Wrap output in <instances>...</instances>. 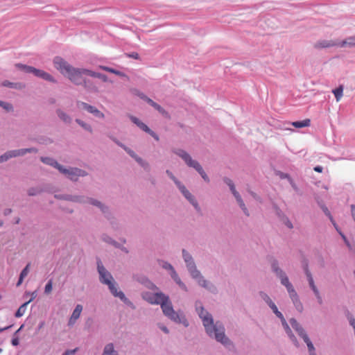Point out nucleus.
Here are the masks:
<instances>
[{
  "label": "nucleus",
  "instance_id": "c9c22d12",
  "mask_svg": "<svg viewBox=\"0 0 355 355\" xmlns=\"http://www.w3.org/2000/svg\"><path fill=\"white\" fill-rule=\"evenodd\" d=\"M52 288H53V281L51 279H50L45 286V288H44L45 293L49 294L52 291Z\"/></svg>",
  "mask_w": 355,
  "mask_h": 355
},
{
  "label": "nucleus",
  "instance_id": "f257e3e1",
  "mask_svg": "<svg viewBox=\"0 0 355 355\" xmlns=\"http://www.w3.org/2000/svg\"><path fill=\"white\" fill-rule=\"evenodd\" d=\"M196 311L202 320L207 334L209 336H214L216 340L223 345L229 343V339L225 335L224 327L218 322L214 323L211 314L206 311L200 303H196Z\"/></svg>",
  "mask_w": 355,
  "mask_h": 355
},
{
  "label": "nucleus",
  "instance_id": "ea45409f",
  "mask_svg": "<svg viewBox=\"0 0 355 355\" xmlns=\"http://www.w3.org/2000/svg\"><path fill=\"white\" fill-rule=\"evenodd\" d=\"M0 106L3 107L6 110H10L12 108L10 104L4 103L3 101H0Z\"/></svg>",
  "mask_w": 355,
  "mask_h": 355
},
{
  "label": "nucleus",
  "instance_id": "412c9836",
  "mask_svg": "<svg viewBox=\"0 0 355 355\" xmlns=\"http://www.w3.org/2000/svg\"><path fill=\"white\" fill-rule=\"evenodd\" d=\"M120 146L123 147L124 150L133 158L136 159V161L139 163L141 166H144L145 165L148 166V164L144 162L141 158L139 157L135 153L128 148L127 147L124 146L123 144L117 143Z\"/></svg>",
  "mask_w": 355,
  "mask_h": 355
},
{
  "label": "nucleus",
  "instance_id": "bb28decb",
  "mask_svg": "<svg viewBox=\"0 0 355 355\" xmlns=\"http://www.w3.org/2000/svg\"><path fill=\"white\" fill-rule=\"evenodd\" d=\"M311 125V121L309 119H304L301 121H295L292 123V125L297 128H302L304 127H309Z\"/></svg>",
  "mask_w": 355,
  "mask_h": 355
},
{
  "label": "nucleus",
  "instance_id": "603ef678",
  "mask_svg": "<svg viewBox=\"0 0 355 355\" xmlns=\"http://www.w3.org/2000/svg\"><path fill=\"white\" fill-rule=\"evenodd\" d=\"M12 344L14 346H17L19 344V339L17 338H13L12 340Z\"/></svg>",
  "mask_w": 355,
  "mask_h": 355
},
{
  "label": "nucleus",
  "instance_id": "f8f14e48",
  "mask_svg": "<svg viewBox=\"0 0 355 355\" xmlns=\"http://www.w3.org/2000/svg\"><path fill=\"white\" fill-rule=\"evenodd\" d=\"M286 289H287V291H288V293L289 294V296H290L291 300L293 301L295 308L299 311L301 312L302 311V309H303V306H302V303L300 302V301L299 300V297L297 295V293L295 291L293 285L288 286V288H286Z\"/></svg>",
  "mask_w": 355,
  "mask_h": 355
},
{
  "label": "nucleus",
  "instance_id": "f03ea898",
  "mask_svg": "<svg viewBox=\"0 0 355 355\" xmlns=\"http://www.w3.org/2000/svg\"><path fill=\"white\" fill-rule=\"evenodd\" d=\"M55 67L64 76H67L76 85H84L85 88H89L84 76H89V69L75 68L70 65L60 57H56L53 60Z\"/></svg>",
  "mask_w": 355,
  "mask_h": 355
},
{
  "label": "nucleus",
  "instance_id": "cd10ccee",
  "mask_svg": "<svg viewBox=\"0 0 355 355\" xmlns=\"http://www.w3.org/2000/svg\"><path fill=\"white\" fill-rule=\"evenodd\" d=\"M171 277L174 279V281L184 291H187L185 284L182 282L181 279L178 277L175 270H173V272H171Z\"/></svg>",
  "mask_w": 355,
  "mask_h": 355
},
{
  "label": "nucleus",
  "instance_id": "e2e57ef3",
  "mask_svg": "<svg viewBox=\"0 0 355 355\" xmlns=\"http://www.w3.org/2000/svg\"><path fill=\"white\" fill-rule=\"evenodd\" d=\"M151 106H153V107L156 110V108L159 106V105H158L157 103L153 102V103H152V105H151Z\"/></svg>",
  "mask_w": 355,
  "mask_h": 355
},
{
  "label": "nucleus",
  "instance_id": "774afa93",
  "mask_svg": "<svg viewBox=\"0 0 355 355\" xmlns=\"http://www.w3.org/2000/svg\"><path fill=\"white\" fill-rule=\"evenodd\" d=\"M151 284L152 288H157V287L154 284Z\"/></svg>",
  "mask_w": 355,
  "mask_h": 355
},
{
  "label": "nucleus",
  "instance_id": "423d86ee",
  "mask_svg": "<svg viewBox=\"0 0 355 355\" xmlns=\"http://www.w3.org/2000/svg\"><path fill=\"white\" fill-rule=\"evenodd\" d=\"M174 153L178 156H180L182 159H184V161L189 167H193V168H195L199 173V174L201 175V177L203 178L205 181L207 182H209L208 176L204 171L200 164L197 161L192 159L191 156L187 152H185L183 150L179 149L174 151Z\"/></svg>",
  "mask_w": 355,
  "mask_h": 355
},
{
  "label": "nucleus",
  "instance_id": "a18cd8bd",
  "mask_svg": "<svg viewBox=\"0 0 355 355\" xmlns=\"http://www.w3.org/2000/svg\"><path fill=\"white\" fill-rule=\"evenodd\" d=\"M149 135H150L155 140L159 141V138L158 135L155 133L153 131L150 130V132H148Z\"/></svg>",
  "mask_w": 355,
  "mask_h": 355
},
{
  "label": "nucleus",
  "instance_id": "b1692460",
  "mask_svg": "<svg viewBox=\"0 0 355 355\" xmlns=\"http://www.w3.org/2000/svg\"><path fill=\"white\" fill-rule=\"evenodd\" d=\"M131 121L135 123L139 128H140L142 130L146 132H150V128L144 123L141 122L135 116L130 117Z\"/></svg>",
  "mask_w": 355,
  "mask_h": 355
},
{
  "label": "nucleus",
  "instance_id": "2eb2a0df",
  "mask_svg": "<svg viewBox=\"0 0 355 355\" xmlns=\"http://www.w3.org/2000/svg\"><path fill=\"white\" fill-rule=\"evenodd\" d=\"M79 107H83V109L87 110L89 112L94 114L96 116L99 118H103L104 114L100 112L97 108L90 105H88L86 103L80 102L78 103Z\"/></svg>",
  "mask_w": 355,
  "mask_h": 355
},
{
  "label": "nucleus",
  "instance_id": "a19ab883",
  "mask_svg": "<svg viewBox=\"0 0 355 355\" xmlns=\"http://www.w3.org/2000/svg\"><path fill=\"white\" fill-rule=\"evenodd\" d=\"M261 297L265 300V302L270 306V301H272L270 297L263 293H261Z\"/></svg>",
  "mask_w": 355,
  "mask_h": 355
},
{
  "label": "nucleus",
  "instance_id": "c756f323",
  "mask_svg": "<svg viewBox=\"0 0 355 355\" xmlns=\"http://www.w3.org/2000/svg\"><path fill=\"white\" fill-rule=\"evenodd\" d=\"M41 160L42 162L54 166L55 168H58L59 170V166H61L54 159L49 158V157H41Z\"/></svg>",
  "mask_w": 355,
  "mask_h": 355
},
{
  "label": "nucleus",
  "instance_id": "473e14b6",
  "mask_svg": "<svg viewBox=\"0 0 355 355\" xmlns=\"http://www.w3.org/2000/svg\"><path fill=\"white\" fill-rule=\"evenodd\" d=\"M89 76H92V77L100 78L102 81H103L105 83L108 81V78H107V76L100 73H96V72L92 71L91 70H89Z\"/></svg>",
  "mask_w": 355,
  "mask_h": 355
},
{
  "label": "nucleus",
  "instance_id": "864d4df0",
  "mask_svg": "<svg viewBox=\"0 0 355 355\" xmlns=\"http://www.w3.org/2000/svg\"><path fill=\"white\" fill-rule=\"evenodd\" d=\"M351 212L352 216L354 218L355 216V205H351Z\"/></svg>",
  "mask_w": 355,
  "mask_h": 355
},
{
  "label": "nucleus",
  "instance_id": "052dcab7",
  "mask_svg": "<svg viewBox=\"0 0 355 355\" xmlns=\"http://www.w3.org/2000/svg\"><path fill=\"white\" fill-rule=\"evenodd\" d=\"M11 327H12V325H9V326H7V327H3V328H0V332L3 331H4V330L8 329H10Z\"/></svg>",
  "mask_w": 355,
  "mask_h": 355
},
{
  "label": "nucleus",
  "instance_id": "79ce46f5",
  "mask_svg": "<svg viewBox=\"0 0 355 355\" xmlns=\"http://www.w3.org/2000/svg\"><path fill=\"white\" fill-rule=\"evenodd\" d=\"M288 336L290 337L291 340L293 341V343L295 344L296 347L299 346L298 341L296 338V337L293 335V333H291L288 334Z\"/></svg>",
  "mask_w": 355,
  "mask_h": 355
},
{
  "label": "nucleus",
  "instance_id": "69168bd1",
  "mask_svg": "<svg viewBox=\"0 0 355 355\" xmlns=\"http://www.w3.org/2000/svg\"><path fill=\"white\" fill-rule=\"evenodd\" d=\"M10 213H11V209H6L4 212V214L7 215L9 214Z\"/></svg>",
  "mask_w": 355,
  "mask_h": 355
},
{
  "label": "nucleus",
  "instance_id": "39448f33",
  "mask_svg": "<svg viewBox=\"0 0 355 355\" xmlns=\"http://www.w3.org/2000/svg\"><path fill=\"white\" fill-rule=\"evenodd\" d=\"M183 257L187 263V266L188 270H189L191 276L194 279H198V282L199 285L206 288H208V283L204 279V278L201 276L200 272L196 269L194 262L193 261L191 256L187 253L184 250L182 251Z\"/></svg>",
  "mask_w": 355,
  "mask_h": 355
},
{
  "label": "nucleus",
  "instance_id": "9b49d317",
  "mask_svg": "<svg viewBox=\"0 0 355 355\" xmlns=\"http://www.w3.org/2000/svg\"><path fill=\"white\" fill-rule=\"evenodd\" d=\"M304 270H305V273L306 275V277H307V279H308L310 287L313 290V293H314V294H315V297H316V298L318 300V303L320 304H322V297H321V295L320 294V292H319L318 289L317 288L316 286L314 284L313 279L312 277V275H311L310 271L308 269L307 265H306V266L304 268Z\"/></svg>",
  "mask_w": 355,
  "mask_h": 355
},
{
  "label": "nucleus",
  "instance_id": "20e7f679",
  "mask_svg": "<svg viewBox=\"0 0 355 355\" xmlns=\"http://www.w3.org/2000/svg\"><path fill=\"white\" fill-rule=\"evenodd\" d=\"M161 308L164 314L171 320L178 323H182L185 327L189 325L187 320L184 316L182 314H179L173 310L172 304L169 300V297L166 295L163 301L160 304Z\"/></svg>",
  "mask_w": 355,
  "mask_h": 355
},
{
  "label": "nucleus",
  "instance_id": "4c0bfd02",
  "mask_svg": "<svg viewBox=\"0 0 355 355\" xmlns=\"http://www.w3.org/2000/svg\"><path fill=\"white\" fill-rule=\"evenodd\" d=\"M3 85L5 87H15V88L21 87V85L19 84L10 83L9 81H4L3 83Z\"/></svg>",
  "mask_w": 355,
  "mask_h": 355
},
{
  "label": "nucleus",
  "instance_id": "09e8293b",
  "mask_svg": "<svg viewBox=\"0 0 355 355\" xmlns=\"http://www.w3.org/2000/svg\"><path fill=\"white\" fill-rule=\"evenodd\" d=\"M284 223L285 225L290 229H292L293 228V225H292V223L288 219H285L284 220Z\"/></svg>",
  "mask_w": 355,
  "mask_h": 355
},
{
  "label": "nucleus",
  "instance_id": "5fc2aeb1",
  "mask_svg": "<svg viewBox=\"0 0 355 355\" xmlns=\"http://www.w3.org/2000/svg\"><path fill=\"white\" fill-rule=\"evenodd\" d=\"M75 352H76V349H74V350H67L63 354V355H71V354H73Z\"/></svg>",
  "mask_w": 355,
  "mask_h": 355
},
{
  "label": "nucleus",
  "instance_id": "a878e982",
  "mask_svg": "<svg viewBox=\"0 0 355 355\" xmlns=\"http://www.w3.org/2000/svg\"><path fill=\"white\" fill-rule=\"evenodd\" d=\"M103 355H118V353L114 350L113 345L110 343L105 347Z\"/></svg>",
  "mask_w": 355,
  "mask_h": 355
},
{
  "label": "nucleus",
  "instance_id": "de8ad7c7",
  "mask_svg": "<svg viewBox=\"0 0 355 355\" xmlns=\"http://www.w3.org/2000/svg\"><path fill=\"white\" fill-rule=\"evenodd\" d=\"M142 98H144L148 103H149L150 105H152V103L154 102L152 99L148 98L147 96L142 95L141 96Z\"/></svg>",
  "mask_w": 355,
  "mask_h": 355
},
{
  "label": "nucleus",
  "instance_id": "1a4fd4ad",
  "mask_svg": "<svg viewBox=\"0 0 355 355\" xmlns=\"http://www.w3.org/2000/svg\"><path fill=\"white\" fill-rule=\"evenodd\" d=\"M59 171L74 181L77 180L78 177L85 175V171L77 168L66 169L62 166H59Z\"/></svg>",
  "mask_w": 355,
  "mask_h": 355
},
{
  "label": "nucleus",
  "instance_id": "0e129e2a",
  "mask_svg": "<svg viewBox=\"0 0 355 355\" xmlns=\"http://www.w3.org/2000/svg\"><path fill=\"white\" fill-rule=\"evenodd\" d=\"M151 106H153V107L156 110V108L159 106V105H158L157 103L153 102V103H152V105H151Z\"/></svg>",
  "mask_w": 355,
  "mask_h": 355
},
{
  "label": "nucleus",
  "instance_id": "8fccbe9b",
  "mask_svg": "<svg viewBox=\"0 0 355 355\" xmlns=\"http://www.w3.org/2000/svg\"><path fill=\"white\" fill-rule=\"evenodd\" d=\"M156 110H157L159 112L162 113V114H166V111L164 110V108H162L159 105V106L156 108Z\"/></svg>",
  "mask_w": 355,
  "mask_h": 355
},
{
  "label": "nucleus",
  "instance_id": "37998d69",
  "mask_svg": "<svg viewBox=\"0 0 355 355\" xmlns=\"http://www.w3.org/2000/svg\"><path fill=\"white\" fill-rule=\"evenodd\" d=\"M282 324L286 329V333L288 334V335L291 333H292V331L291 329H290L289 326L288 325V324L286 323L285 319L282 320Z\"/></svg>",
  "mask_w": 355,
  "mask_h": 355
},
{
  "label": "nucleus",
  "instance_id": "7ed1b4c3",
  "mask_svg": "<svg viewBox=\"0 0 355 355\" xmlns=\"http://www.w3.org/2000/svg\"><path fill=\"white\" fill-rule=\"evenodd\" d=\"M98 271L100 275L101 282L108 286L110 292L115 297L125 300V296L121 291H118L111 274L106 270L101 261L98 262Z\"/></svg>",
  "mask_w": 355,
  "mask_h": 355
},
{
  "label": "nucleus",
  "instance_id": "72a5a7b5",
  "mask_svg": "<svg viewBox=\"0 0 355 355\" xmlns=\"http://www.w3.org/2000/svg\"><path fill=\"white\" fill-rule=\"evenodd\" d=\"M271 309L273 311V312L275 313V314L282 321L283 320H284V318L282 315V313L278 311V309L277 307V306L275 304V303L272 302V301H270V306H269Z\"/></svg>",
  "mask_w": 355,
  "mask_h": 355
},
{
  "label": "nucleus",
  "instance_id": "4d7b16f0",
  "mask_svg": "<svg viewBox=\"0 0 355 355\" xmlns=\"http://www.w3.org/2000/svg\"><path fill=\"white\" fill-rule=\"evenodd\" d=\"M340 234L341 236L343 237V239H344V241H345V243H346L348 246H349V243L348 241L347 240V238L345 237V236L344 234H343L342 233H340Z\"/></svg>",
  "mask_w": 355,
  "mask_h": 355
},
{
  "label": "nucleus",
  "instance_id": "c03bdc74",
  "mask_svg": "<svg viewBox=\"0 0 355 355\" xmlns=\"http://www.w3.org/2000/svg\"><path fill=\"white\" fill-rule=\"evenodd\" d=\"M90 203L94 205L99 207L104 211V207L100 202H98V201L94 200H91Z\"/></svg>",
  "mask_w": 355,
  "mask_h": 355
},
{
  "label": "nucleus",
  "instance_id": "58836bf2",
  "mask_svg": "<svg viewBox=\"0 0 355 355\" xmlns=\"http://www.w3.org/2000/svg\"><path fill=\"white\" fill-rule=\"evenodd\" d=\"M162 266L166 269L171 270V272H173V270H174L173 267L168 263L163 262Z\"/></svg>",
  "mask_w": 355,
  "mask_h": 355
},
{
  "label": "nucleus",
  "instance_id": "f704fd0d",
  "mask_svg": "<svg viewBox=\"0 0 355 355\" xmlns=\"http://www.w3.org/2000/svg\"><path fill=\"white\" fill-rule=\"evenodd\" d=\"M57 114L60 119H62L65 123H70L71 122V118L64 112L61 111L60 110H58L57 111Z\"/></svg>",
  "mask_w": 355,
  "mask_h": 355
},
{
  "label": "nucleus",
  "instance_id": "aec40b11",
  "mask_svg": "<svg viewBox=\"0 0 355 355\" xmlns=\"http://www.w3.org/2000/svg\"><path fill=\"white\" fill-rule=\"evenodd\" d=\"M273 269L277 273V275L279 276L281 279V283L286 286V288H288V286H291L292 284L290 283L288 278L287 276L279 269L276 268L275 265H273Z\"/></svg>",
  "mask_w": 355,
  "mask_h": 355
},
{
  "label": "nucleus",
  "instance_id": "f3484780",
  "mask_svg": "<svg viewBox=\"0 0 355 355\" xmlns=\"http://www.w3.org/2000/svg\"><path fill=\"white\" fill-rule=\"evenodd\" d=\"M290 323L292 327L297 332L298 335L302 338L304 335H307L304 329L300 326L297 321L292 318L290 320Z\"/></svg>",
  "mask_w": 355,
  "mask_h": 355
},
{
  "label": "nucleus",
  "instance_id": "2f4dec72",
  "mask_svg": "<svg viewBox=\"0 0 355 355\" xmlns=\"http://www.w3.org/2000/svg\"><path fill=\"white\" fill-rule=\"evenodd\" d=\"M99 68L101 69L103 71L114 73V74H116L117 76H125V74L123 72H121L120 71H118V70H116L114 69L106 67V66H99Z\"/></svg>",
  "mask_w": 355,
  "mask_h": 355
},
{
  "label": "nucleus",
  "instance_id": "4be33fe9",
  "mask_svg": "<svg viewBox=\"0 0 355 355\" xmlns=\"http://www.w3.org/2000/svg\"><path fill=\"white\" fill-rule=\"evenodd\" d=\"M347 46L350 47L355 46V36L349 37L340 42H338V46L345 47Z\"/></svg>",
  "mask_w": 355,
  "mask_h": 355
},
{
  "label": "nucleus",
  "instance_id": "4468645a",
  "mask_svg": "<svg viewBox=\"0 0 355 355\" xmlns=\"http://www.w3.org/2000/svg\"><path fill=\"white\" fill-rule=\"evenodd\" d=\"M338 46V42L333 40H320L313 44V47L316 49H322Z\"/></svg>",
  "mask_w": 355,
  "mask_h": 355
},
{
  "label": "nucleus",
  "instance_id": "6e6552de",
  "mask_svg": "<svg viewBox=\"0 0 355 355\" xmlns=\"http://www.w3.org/2000/svg\"><path fill=\"white\" fill-rule=\"evenodd\" d=\"M165 297L166 295L162 293L144 292L142 293L143 299L152 304H160Z\"/></svg>",
  "mask_w": 355,
  "mask_h": 355
},
{
  "label": "nucleus",
  "instance_id": "9d476101",
  "mask_svg": "<svg viewBox=\"0 0 355 355\" xmlns=\"http://www.w3.org/2000/svg\"><path fill=\"white\" fill-rule=\"evenodd\" d=\"M225 182L230 187V190L232 191L233 195L234 196V197L236 198L238 203L239 204V206L241 207V208L243 209V211H244V213L247 215V216H249V213L248 211V209L241 197V196L239 195V193L236 191V189H235V187L234 185V183L232 182V181L228 178H225L224 180Z\"/></svg>",
  "mask_w": 355,
  "mask_h": 355
},
{
  "label": "nucleus",
  "instance_id": "0eeeda50",
  "mask_svg": "<svg viewBox=\"0 0 355 355\" xmlns=\"http://www.w3.org/2000/svg\"><path fill=\"white\" fill-rule=\"evenodd\" d=\"M35 151H36V150L35 148H24V149H19V150H10V151L6 152L3 155L0 156V163L6 162L12 157L22 156L28 152L31 153V152H35Z\"/></svg>",
  "mask_w": 355,
  "mask_h": 355
},
{
  "label": "nucleus",
  "instance_id": "e433bc0d",
  "mask_svg": "<svg viewBox=\"0 0 355 355\" xmlns=\"http://www.w3.org/2000/svg\"><path fill=\"white\" fill-rule=\"evenodd\" d=\"M76 121L79 125H80L83 128H84L85 130H88L89 132L92 131V128H91V126L89 125L86 124L85 123H84L83 121H82L80 119H76Z\"/></svg>",
  "mask_w": 355,
  "mask_h": 355
},
{
  "label": "nucleus",
  "instance_id": "a211bd4d",
  "mask_svg": "<svg viewBox=\"0 0 355 355\" xmlns=\"http://www.w3.org/2000/svg\"><path fill=\"white\" fill-rule=\"evenodd\" d=\"M82 310H83V306L82 305L80 304H78L75 309L73 310V312L69 319V325H72L75 323V322L76 321V320L80 317V313L82 312Z\"/></svg>",
  "mask_w": 355,
  "mask_h": 355
},
{
  "label": "nucleus",
  "instance_id": "7c9ffc66",
  "mask_svg": "<svg viewBox=\"0 0 355 355\" xmlns=\"http://www.w3.org/2000/svg\"><path fill=\"white\" fill-rule=\"evenodd\" d=\"M15 67L19 69L24 71L25 73H33L34 68L33 67L22 64H16Z\"/></svg>",
  "mask_w": 355,
  "mask_h": 355
},
{
  "label": "nucleus",
  "instance_id": "393cba45",
  "mask_svg": "<svg viewBox=\"0 0 355 355\" xmlns=\"http://www.w3.org/2000/svg\"><path fill=\"white\" fill-rule=\"evenodd\" d=\"M30 266H31V263H28L26 265V266L21 272L19 280L17 283V286H20L22 284L24 277H26L28 275V274L29 272Z\"/></svg>",
  "mask_w": 355,
  "mask_h": 355
},
{
  "label": "nucleus",
  "instance_id": "49530a36",
  "mask_svg": "<svg viewBox=\"0 0 355 355\" xmlns=\"http://www.w3.org/2000/svg\"><path fill=\"white\" fill-rule=\"evenodd\" d=\"M166 173L174 181L175 183V181H178L170 171L167 170Z\"/></svg>",
  "mask_w": 355,
  "mask_h": 355
},
{
  "label": "nucleus",
  "instance_id": "680f3d73",
  "mask_svg": "<svg viewBox=\"0 0 355 355\" xmlns=\"http://www.w3.org/2000/svg\"><path fill=\"white\" fill-rule=\"evenodd\" d=\"M151 106H153V107L156 110V108L159 106V105H158L157 103L153 102V103H152V105H151Z\"/></svg>",
  "mask_w": 355,
  "mask_h": 355
},
{
  "label": "nucleus",
  "instance_id": "6ab92c4d",
  "mask_svg": "<svg viewBox=\"0 0 355 355\" xmlns=\"http://www.w3.org/2000/svg\"><path fill=\"white\" fill-rule=\"evenodd\" d=\"M31 298L26 302L24 303L19 309L18 310L16 311L15 313V317L17 318H19V317H21L24 313H25V311H26V306L27 305L32 301L35 299V297H36V295H35V293L33 292L31 293Z\"/></svg>",
  "mask_w": 355,
  "mask_h": 355
},
{
  "label": "nucleus",
  "instance_id": "338daca9",
  "mask_svg": "<svg viewBox=\"0 0 355 355\" xmlns=\"http://www.w3.org/2000/svg\"><path fill=\"white\" fill-rule=\"evenodd\" d=\"M131 57L137 59L138 58V54L135 53V55H132Z\"/></svg>",
  "mask_w": 355,
  "mask_h": 355
},
{
  "label": "nucleus",
  "instance_id": "dca6fc26",
  "mask_svg": "<svg viewBox=\"0 0 355 355\" xmlns=\"http://www.w3.org/2000/svg\"><path fill=\"white\" fill-rule=\"evenodd\" d=\"M33 73L35 76L42 78L46 80H48L50 82H55V80L49 73H48L42 70H40V69H37L34 68Z\"/></svg>",
  "mask_w": 355,
  "mask_h": 355
},
{
  "label": "nucleus",
  "instance_id": "c85d7f7f",
  "mask_svg": "<svg viewBox=\"0 0 355 355\" xmlns=\"http://www.w3.org/2000/svg\"><path fill=\"white\" fill-rule=\"evenodd\" d=\"M333 93L336 97V101L338 102L343 97V85L339 86L338 88L333 90Z\"/></svg>",
  "mask_w": 355,
  "mask_h": 355
},
{
  "label": "nucleus",
  "instance_id": "13d9d810",
  "mask_svg": "<svg viewBox=\"0 0 355 355\" xmlns=\"http://www.w3.org/2000/svg\"><path fill=\"white\" fill-rule=\"evenodd\" d=\"M28 193L29 196H33V195L36 194V193L34 192V189H29L28 191Z\"/></svg>",
  "mask_w": 355,
  "mask_h": 355
},
{
  "label": "nucleus",
  "instance_id": "ddd939ff",
  "mask_svg": "<svg viewBox=\"0 0 355 355\" xmlns=\"http://www.w3.org/2000/svg\"><path fill=\"white\" fill-rule=\"evenodd\" d=\"M175 184L178 186L184 196L197 209L198 203L191 193L186 189V187L181 184L180 181H175Z\"/></svg>",
  "mask_w": 355,
  "mask_h": 355
},
{
  "label": "nucleus",
  "instance_id": "3c124183",
  "mask_svg": "<svg viewBox=\"0 0 355 355\" xmlns=\"http://www.w3.org/2000/svg\"><path fill=\"white\" fill-rule=\"evenodd\" d=\"M313 169H314L315 171H316L318 173H322V170H323L322 167L320 166H316L314 167Z\"/></svg>",
  "mask_w": 355,
  "mask_h": 355
},
{
  "label": "nucleus",
  "instance_id": "bf43d9fd",
  "mask_svg": "<svg viewBox=\"0 0 355 355\" xmlns=\"http://www.w3.org/2000/svg\"><path fill=\"white\" fill-rule=\"evenodd\" d=\"M160 328L166 334L168 333V329L166 327H160Z\"/></svg>",
  "mask_w": 355,
  "mask_h": 355
},
{
  "label": "nucleus",
  "instance_id": "6e6d98bb",
  "mask_svg": "<svg viewBox=\"0 0 355 355\" xmlns=\"http://www.w3.org/2000/svg\"><path fill=\"white\" fill-rule=\"evenodd\" d=\"M340 234L341 236L343 237V239H344V241H345V243H346L348 246H349V243L348 241L347 240V238L345 237V236L344 234H343L342 233H340Z\"/></svg>",
  "mask_w": 355,
  "mask_h": 355
},
{
  "label": "nucleus",
  "instance_id": "5701e85b",
  "mask_svg": "<svg viewBox=\"0 0 355 355\" xmlns=\"http://www.w3.org/2000/svg\"><path fill=\"white\" fill-rule=\"evenodd\" d=\"M302 339L304 340V341L306 343V344L307 345L309 354L310 355H316L315 347H314L312 342L309 339L308 335H304V338H302Z\"/></svg>",
  "mask_w": 355,
  "mask_h": 355
}]
</instances>
